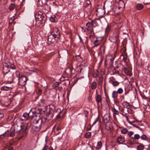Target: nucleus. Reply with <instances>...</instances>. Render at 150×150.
Masks as SVG:
<instances>
[{
    "label": "nucleus",
    "mask_w": 150,
    "mask_h": 150,
    "mask_svg": "<svg viewBox=\"0 0 150 150\" xmlns=\"http://www.w3.org/2000/svg\"><path fill=\"white\" fill-rule=\"evenodd\" d=\"M16 74L17 78H13V81L14 82H18V83L20 86H25L27 81L28 80L26 76L23 75L18 71L16 72Z\"/></svg>",
    "instance_id": "nucleus-1"
},
{
    "label": "nucleus",
    "mask_w": 150,
    "mask_h": 150,
    "mask_svg": "<svg viewBox=\"0 0 150 150\" xmlns=\"http://www.w3.org/2000/svg\"><path fill=\"white\" fill-rule=\"evenodd\" d=\"M50 34L53 36V37L59 39L60 37V32L57 28H54L50 33Z\"/></svg>",
    "instance_id": "nucleus-4"
},
{
    "label": "nucleus",
    "mask_w": 150,
    "mask_h": 150,
    "mask_svg": "<svg viewBox=\"0 0 150 150\" xmlns=\"http://www.w3.org/2000/svg\"><path fill=\"white\" fill-rule=\"evenodd\" d=\"M42 109L41 108H37L35 111V113L36 114H38L41 115L42 113Z\"/></svg>",
    "instance_id": "nucleus-34"
},
{
    "label": "nucleus",
    "mask_w": 150,
    "mask_h": 150,
    "mask_svg": "<svg viewBox=\"0 0 150 150\" xmlns=\"http://www.w3.org/2000/svg\"><path fill=\"white\" fill-rule=\"evenodd\" d=\"M96 11L97 12L96 14L100 18L103 17L104 15L105 14V11L103 9L98 8L97 9Z\"/></svg>",
    "instance_id": "nucleus-6"
},
{
    "label": "nucleus",
    "mask_w": 150,
    "mask_h": 150,
    "mask_svg": "<svg viewBox=\"0 0 150 150\" xmlns=\"http://www.w3.org/2000/svg\"><path fill=\"white\" fill-rule=\"evenodd\" d=\"M61 83L60 82H56L54 83L52 86L53 88L57 90V88L59 86L60 84Z\"/></svg>",
    "instance_id": "nucleus-22"
},
{
    "label": "nucleus",
    "mask_w": 150,
    "mask_h": 150,
    "mask_svg": "<svg viewBox=\"0 0 150 150\" xmlns=\"http://www.w3.org/2000/svg\"><path fill=\"white\" fill-rule=\"evenodd\" d=\"M91 132H88L85 134V137L86 138H90L91 136Z\"/></svg>",
    "instance_id": "nucleus-40"
},
{
    "label": "nucleus",
    "mask_w": 150,
    "mask_h": 150,
    "mask_svg": "<svg viewBox=\"0 0 150 150\" xmlns=\"http://www.w3.org/2000/svg\"><path fill=\"white\" fill-rule=\"evenodd\" d=\"M91 125L89 124L88 125L87 127V131H89L91 130Z\"/></svg>",
    "instance_id": "nucleus-50"
},
{
    "label": "nucleus",
    "mask_w": 150,
    "mask_h": 150,
    "mask_svg": "<svg viewBox=\"0 0 150 150\" xmlns=\"http://www.w3.org/2000/svg\"><path fill=\"white\" fill-rule=\"evenodd\" d=\"M15 7V5L14 4H11L9 7V9L10 10H13Z\"/></svg>",
    "instance_id": "nucleus-41"
},
{
    "label": "nucleus",
    "mask_w": 150,
    "mask_h": 150,
    "mask_svg": "<svg viewBox=\"0 0 150 150\" xmlns=\"http://www.w3.org/2000/svg\"><path fill=\"white\" fill-rule=\"evenodd\" d=\"M144 7V6L140 4H138L136 6V8L138 10H140L142 9Z\"/></svg>",
    "instance_id": "nucleus-28"
},
{
    "label": "nucleus",
    "mask_w": 150,
    "mask_h": 150,
    "mask_svg": "<svg viewBox=\"0 0 150 150\" xmlns=\"http://www.w3.org/2000/svg\"><path fill=\"white\" fill-rule=\"evenodd\" d=\"M86 3L87 4H88V5L90 4V5L91 6V3L90 1L89 0H86Z\"/></svg>",
    "instance_id": "nucleus-58"
},
{
    "label": "nucleus",
    "mask_w": 150,
    "mask_h": 150,
    "mask_svg": "<svg viewBox=\"0 0 150 150\" xmlns=\"http://www.w3.org/2000/svg\"><path fill=\"white\" fill-rule=\"evenodd\" d=\"M8 150H13V147H10L8 149Z\"/></svg>",
    "instance_id": "nucleus-62"
},
{
    "label": "nucleus",
    "mask_w": 150,
    "mask_h": 150,
    "mask_svg": "<svg viewBox=\"0 0 150 150\" xmlns=\"http://www.w3.org/2000/svg\"><path fill=\"white\" fill-rule=\"evenodd\" d=\"M79 39L80 40V42L82 43H83V40H82V39L81 38V37L80 36H79Z\"/></svg>",
    "instance_id": "nucleus-54"
},
{
    "label": "nucleus",
    "mask_w": 150,
    "mask_h": 150,
    "mask_svg": "<svg viewBox=\"0 0 150 150\" xmlns=\"http://www.w3.org/2000/svg\"><path fill=\"white\" fill-rule=\"evenodd\" d=\"M110 80L109 81L110 83L112 84L114 86H118L120 83L117 81H116L114 77H112L110 78Z\"/></svg>",
    "instance_id": "nucleus-12"
},
{
    "label": "nucleus",
    "mask_w": 150,
    "mask_h": 150,
    "mask_svg": "<svg viewBox=\"0 0 150 150\" xmlns=\"http://www.w3.org/2000/svg\"><path fill=\"white\" fill-rule=\"evenodd\" d=\"M133 134V132L131 131L128 132L127 135L129 137H131V136Z\"/></svg>",
    "instance_id": "nucleus-45"
},
{
    "label": "nucleus",
    "mask_w": 150,
    "mask_h": 150,
    "mask_svg": "<svg viewBox=\"0 0 150 150\" xmlns=\"http://www.w3.org/2000/svg\"><path fill=\"white\" fill-rule=\"evenodd\" d=\"M97 87L96 83L95 81H93L91 85V88L92 89L94 90L96 89Z\"/></svg>",
    "instance_id": "nucleus-30"
},
{
    "label": "nucleus",
    "mask_w": 150,
    "mask_h": 150,
    "mask_svg": "<svg viewBox=\"0 0 150 150\" xmlns=\"http://www.w3.org/2000/svg\"><path fill=\"white\" fill-rule=\"evenodd\" d=\"M122 105L123 107L127 109L128 108H129L130 107V105L129 103L127 101H125L122 103Z\"/></svg>",
    "instance_id": "nucleus-25"
},
{
    "label": "nucleus",
    "mask_w": 150,
    "mask_h": 150,
    "mask_svg": "<svg viewBox=\"0 0 150 150\" xmlns=\"http://www.w3.org/2000/svg\"><path fill=\"white\" fill-rule=\"evenodd\" d=\"M128 132L127 129L125 128H124L121 130V132L122 134H125Z\"/></svg>",
    "instance_id": "nucleus-38"
},
{
    "label": "nucleus",
    "mask_w": 150,
    "mask_h": 150,
    "mask_svg": "<svg viewBox=\"0 0 150 150\" xmlns=\"http://www.w3.org/2000/svg\"><path fill=\"white\" fill-rule=\"evenodd\" d=\"M15 131L13 129L11 131L10 134V136L11 137H13L15 135Z\"/></svg>",
    "instance_id": "nucleus-39"
},
{
    "label": "nucleus",
    "mask_w": 150,
    "mask_h": 150,
    "mask_svg": "<svg viewBox=\"0 0 150 150\" xmlns=\"http://www.w3.org/2000/svg\"><path fill=\"white\" fill-rule=\"evenodd\" d=\"M16 132V133H18L21 130V126L18 125H15L13 129Z\"/></svg>",
    "instance_id": "nucleus-20"
},
{
    "label": "nucleus",
    "mask_w": 150,
    "mask_h": 150,
    "mask_svg": "<svg viewBox=\"0 0 150 150\" xmlns=\"http://www.w3.org/2000/svg\"><path fill=\"white\" fill-rule=\"evenodd\" d=\"M110 119V114L107 113L105 114L103 117V120L105 123H108Z\"/></svg>",
    "instance_id": "nucleus-11"
},
{
    "label": "nucleus",
    "mask_w": 150,
    "mask_h": 150,
    "mask_svg": "<svg viewBox=\"0 0 150 150\" xmlns=\"http://www.w3.org/2000/svg\"><path fill=\"white\" fill-rule=\"evenodd\" d=\"M35 16L36 21H39L40 24L44 25L47 19V17L45 14L40 12L36 13Z\"/></svg>",
    "instance_id": "nucleus-2"
},
{
    "label": "nucleus",
    "mask_w": 150,
    "mask_h": 150,
    "mask_svg": "<svg viewBox=\"0 0 150 150\" xmlns=\"http://www.w3.org/2000/svg\"><path fill=\"white\" fill-rule=\"evenodd\" d=\"M105 128L106 129H107L109 131L111 130L112 129V128L110 127L107 126Z\"/></svg>",
    "instance_id": "nucleus-52"
},
{
    "label": "nucleus",
    "mask_w": 150,
    "mask_h": 150,
    "mask_svg": "<svg viewBox=\"0 0 150 150\" xmlns=\"http://www.w3.org/2000/svg\"><path fill=\"white\" fill-rule=\"evenodd\" d=\"M41 127L35 125L34 124V125L32 126V129L34 130V131L35 132H38L40 130L41 128Z\"/></svg>",
    "instance_id": "nucleus-19"
},
{
    "label": "nucleus",
    "mask_w": 150,
    "mask_h": 150,
    "mask_svg": "<svg viewBox=\"0 0 150 150\" xmlns=\"http://www.w3.org/2000/svg\"><path fill=\"white\" fill-rule=\"evenodd\" d=\"M99 72L97 70L94 71L93 73V76L94 78H97L99 75Z\"/></svg>",
    "instance_id": "nucleus-27"
},
{
    "label": "nucleus",
    "mask_w": 150,
    "mask_h": 150,
    "mask_svg": "<svg viewBox=\"0 0 150 150\" xmlns=\"http://www.w3.org/2000/svg\"><path fill=\"white\" fill-rule=\"evenodd\" d=\"M112 111L113 113V117L115 119L116 118L115 115H118L119 112L114 107H113L112 108Z\"/></svg>",
    "instance_id": "nucleus-24"
},
{
    "label": "nucleus",
    "mask_w": 150,
    "mask_h": 150,
    "mask_svg": "<svg viewBox=\"0 0 150 150\" xmlns=\"http://www.w3.org/2000/svg\"><path fill=\"white\" fill-rule=\"evenodd\" d=\"M123 91V89L121 88H119L117 91H113L112 92V97L114 99H116L118 96V94H122Z\"/></svg>",
    "instance_id": "nucleus-5"
},
{
    "label": "nucleus",
    "mask_w": 150,
    "mask_h": 150,
    "mask_svg": "<svg viewBox=\"0 0 150 150\" xmlns=\"http://www.w3.org/2000/svg\"><path fill=\"white\" fill-rule=\"evenodd\" d=\"M65 81H66L65 82L66 83H67L69 84H70V81L68 79H67V80H66Z\"/></svg>",
    "instance_id": "nucleus-60"
},
{
    "label": "nucleus",
    "mask_w": 150,
    "mask_h": 150,
    "mask_svg": "<svg viewBox=\"0 0 150 150\" xmlns=\"http://www.w3.org/2000/svg\"><path fill=\"white\" fill-rule=\"evenodd\" d=\"M57 89L60 91L62 89V86H59L58 87Z\"/></svg>",
    "instance_id": "nucleus-57"
},
{
    "label": "nucleus",
    "mask_w": 150,
    "mask_h": 150,
    "mask_svg": "<svg viewBox=\"0 0 150 150\" xmlns=\"http://www.w3.org/2000/svg\"><path fill=\"white\" fill-rule=\"evenodd\" d=\"M92 22H88L86 24V25L87 27L86 28V30H89L90 28H91V27L92 25Z\"/></svg>",
    "instance_id": "nucleus-32"
},
{
    "label": "nucleus",
    "mask_w": 150,
    "mask_h": 150,
    "mask_svg": "<svg viewBox=\"0 0 150 150\" xmlns=\"http://www.w3.org/2000/svg\"><path fill=\"white\" fill-rule=\"evenodd\" d=\"M10 65L6 64L3 67V72L4 75L6 74L9 72L10 71Z\"/></svg>",
    "instance_id": "nucleus-9"
},
{
    "label": "nucleus",
    "mask_w": 150,
    "mask_h": 150,
    "mask_svg": "<svg viewBox=\"0 0 150 150\" xmlns=\"http://www.w3.org/2000/svg\"><path fill=\"white\" fill-rule=\"evenodd\" d=\"M100 41L97 40H95L94 42V46L95 47H98L100 44Z\"/></svg>",
    "instance_id": "nucleus-36"
},
{
    "label": "nucleus",
    "mask_w": 150,
    "mask_h": 150,
    "mask_svg": "<svg viewBox=\"0 0 150 150\" xmlns=\"http://www.w3.org/2000/svg\"><path fill=\"white\" fill-rule=\"evenodd\" d=\"M140 137V136L139 134H136L134 135V137L131 138L133 140H138Z\"/></svg>",
    "instance_id": "nucleus-31"
},
{
    "label": "nucleus",
    "mask_w": 150,
    "mask_h": 150,
    "mask_svg": "<svg viewBox=\"0 0 150 150\" xmlns=\"http://www.w3.org/2000/svg\"><path fill=\"white\" fill-rule=\"evenodd\" d=\"M99 79H100V81L98 84L99 85H101L102 84L103 80L102 79H101L100 77H99Z\"/></svg>",
    "instance_id": "nucleus-48"
},
{
    "label": "nucleus",
    "mask_w": 150,
    "mask_h": 150,
    "mask_svg": "<svg viewBox=\"0 0 150 150\" xmlns=\"http://www.w3.org/2000/svg\"><path fill=\"white\" fill-rule=\"evenodd\" d=\"M141 139L144 140H148V137L145 134H144L140 137Z\"/></svg>",
    "instance_id": "nucleus-37"
},
{
    "label": "nucleus",
    "mask_w": 150,
    "mask_h": 150,
    "mask_svg": "<svg viewBox=\"0 0 150 150\" xmlns=\"http://www.w3.org/2000/svg\"><path fill=\"white\" fill-rule=\"evenodd\" d=\"M40 102H41L43 103V104H45L46 103V101L45 100H43V99H41V100H40Z\"/></svg>",
    "instance_id": "nucleus-53"
},
{
    "label": "nucleus",
    "mask_w": 150,
    "mask_h": 150,
    "mask_svg": "<svg viewBox=\"0 0 150 150\" xmlns=\"http://www.w3.org/2000/svg\"><path fill=\"white\" fill-rule=\"evenodd\" d=\"M48 148V146L45 145L42 150H47Z\"/></svg>",
    "instance_id": "nucleus-46"
},
{
    "label": "nucleus",
    "mask_w": 150,
    "mask_h": 150,
    "mask_svg": "<svg viewBox=\"0 0 150 150\" xmlns=\"http://www.w3.org/2000/svg\"><path fill=\"white\" fill-rule=\"evenodd\" d=\"M50 20L51 22H55V16L54 15L52 16L50 18Z\"/></svg>",
    "instance_id": "nucleus-35"
},
{
    "label": "nucleus",
    "mask_w": 150,
    "mask_h": 150,
    "mask_svg": "<svg viewBox=\"0 0 150 150\" xmlns=\"http://www.w3.org/2000/svg\"><path fill=\"white\" fill-rule=\"evenodd\" d=\"M96 100L98 103H102V98L100 95H97L95 97Z\"/></svg>",
    "instance_id": "nucleus-17"
},
{
    "label": "nucleus",
    "mask_w": 150,
    "mask_h": 150,
    "mask_svg": "<svg viewBox=\"0 0 150 150\" xmlns=\"http://www.w3.org/2000/svg\"><path fill=\"white\" fill-rule=\"evenodd\" d=\"M125 117H126L127 121V122H128V123L129 124H132V123H133V122H134L135 121H136L135 120H134V121L131 122V121H130L129 120L128 117H127V115H125Z\"/></svg>",
    "instance_id": "nucleus-42"
},
{
    "label": "nucleus",
    "mask_w": 150,
    "mask_h": 150,
    "mask_svg": "<svg viewBox=\"0 0 150 150\" xmlns=\"http://www.w3.org/2000/svg\"><path fill=\"white\" fill-rule=\"evenodd\" d=\"M47 37V43L49 45H51L55 42L56 38L53 37L51 34L49 35Z\"/></svg>",
    "instance_id": "nucleus-8"
},
{
    "label": "nucleus",
    "mask_w": 150,
    "mask_h": 150,
    "mask_svg": "<svg viewBox=\"0 0 150 150\" xmlns=\"http://www.w3.org/2000/svg\"><path fill=\"white\" fill-rule=\"evenodd\" d=\"M31 125V122H30L25 123L23 125H21V130L23 132H25L26 129L30 127Z\"/></svg>",
    "instance_id": "nucleus-7"
},
{
    "label": "nucleus",
    "mask_w": 150,
    "mask_h": 150,
    "mask_svg": "<svg viewBox=\"0 0 150 150\" xmlns=\"http://www.w3.org/2000/svg\"><path fill=\"white\" fill-rule=\"evenodd\" d=\"M102 144V142L101 141L98 142L97 144L96 148L98 149H99L101 147Z\"/></svg>",
    "instance_id": "nucleus-33"
},
{
    "label": "nucleus",
    "mask_w": 150,
    "mask_h": 150,
    "mask_svg": "<svg viewBox=\"0 0 150 150\" xmlns=\"http://www.w3.org/2000/svg\"><path fill=\"white\" fill-rule=\"evenodd\" d=\"M127 112L129 114H132L133 113V110L130 108V107L127 109Z\"/></svg>",
    "instance_id": "nucleus-43"
},
{
    "label": "nucleus",
    "mask_w": 150,
    "mask_h": 150,
    "mask_svg": "<svg viewBox=\"0 0 150 150\" xmlns=\"http://www.w3.org/2000/svg\"><path fill=\"white\" fill-rule=\"evenodd\" d=\"M50 109L47 113L48 115H49L53 112L55 109V106L53 104H50L49 105Z\"/></svg>",
    "instance_id": "nucleus-15"
},
{
    "label": "nucleus",
    "mask_w": 150,
    "mask_h": 150,
    "mask_svg": "<svg viewBox=\"0 0 150 150\" xmlns=\"http://www.w3.org/2000/svg\"><path fill=\"white\" fill-rule=\"evenodd\" d=\"M61 113V112H59V113L57 115L56 117L57 118H60V113Z\"/></svg>",
    "instance_id": "nucleus-55"
},
{
    "label": "nucleus",
    "mask_w": 150,
    "mask_h": 150,
    "mask_svg": "<svg viewBox=\"0 0 150 150\" xmlns=\"http://www.w3.org/2000/svg\"><path fill=\"white\" fill-rule=\"evenodd\" d=\"M148 69L149 71L150 72V65L148 66Z\"/></svg>",
    "instance_id": "nucleus-64"
},
{
    "label": "nucleus",
    "mask_w": 150,
    "mask_h": 150,
    "mask_svg": "<svg viewBox=\"0 0 150 150\" xmlns=\"http://www.w3.org/2000/svg\"><path fill=\"white\" fill-rule=\"evenodd\" d=\"M122 70L124 71L126 75L130 76H131L132 74L130 71L127 69V67H124L123 68Z\"/></svg>",
    "instance_id": "nucleus-18"
},
{
    "label": "nucleus",
    "mask_w": 150,
    "mask_h": 150,
    "mask_svg": "<svg viewBox=\"0 0 150 150\" xmlns=\"http://www.w3.org/2000/svg\"><path fill=\"white\" fill-rule=\"evenodd\" d=\"M7 65H10V69L11 68V69H16V66L13 63H11V62H8Z\"/></svg>",
    "instance_id": "nucleus-29"
},
{
    "label": "nucleus",
    "mask_w": 150,
    "mask_h": 150,
    "mask_svg": "<svg viewBox=\"0 0 150 150\" xmlns=\"http://www.w3.org/2000/svg\"><path fill=\"white\" fill-rule=\"evenodd\" d=\"M99 120V116H98L96 118L95 121L93 122V125L95 124H96V123L97 122L98 120Z\"/></svg>",
    "instance_id": "nucleus-49"
},
{
    "label": "nucleus",
    "mask_w": 150,
    "mask_h": 150,
    "mask_svg": "<svg viewBox=\"0 0 150 150\" xmlns=\"http://www.w3.org/2000/svg\"><path fill=\"white\" fill-rule=\"evenodd\" d=\"M87 30L90 31V33L91 34H93L94 35H95V33L94 32L93 29L92 28H90L89 30Z\"/></svg>",
    "instance_id": "nucleus-44"
},
{
    "label": "nucleus",
    "mask_w": 150,
    "mask_h": 150,
    "mask_svg": "<svg viewBox=\"0 0 150 150\" xmlns=\"http://www.w3.org/2000/svg\"><path fill=\"white\" fill-rule=\"evenodd\" d=\"M49 150H54L52 146H50L49 148Z\"/></svg>",
    "instance_id": "nucleus-63"
},
{
    "label": "nucleus",
    "mask_w": 150,
    "mask_h": 150,
    "mask_svg": "<svg viewBox=\"0 0 150 150\" xmlns=\"http://www.w3.org/2000/svg\"><path fill=\"white\" fill-rule=\"evenodd\" d=\"M119 109L120 111V114L122 115H124L126 114V112L125 111V108L124 107H119Z\"/></svg>",
    "instance_id": "nucleus-23"
},
{
    "label": "nucleus",
    "mask_w": 150,
    "mask_h": 150,
    "mask_svg": "<svg viewBox=\"0 0 150 150\" xmlns=\"http://www.w3.org/2000/svg\"><path fill=\"white\" fill-rule=\"evenodd\" d=\"M137 144H138L137 147V150H143L144 149V145L139 143H138Z\"/></svg>",
    "instance_id": "nucleus-21"
},
{
    "label": "nucleus",
    "mask_w": 150,
    "mask_h": 150,
    "mask_svg": "<svg viewBox=\"0 0 150 150\" xmlns=\"http://www.w3.org/2000/svg\"><path fill=\"white\" fill-rule=\"evenodd\" d=\"M61 129V128L60 127H57V129H56V130L57 131H59Z\"/></svg>",
    "instance_id": "nucleus-59"
},
{
    "label": "nucleus",
    "mask_w": 150,
    "mask_h": 150,
    "mask_svg": "<svg viewBox=\"0 0 150 150\" xmlns=\"http://www.w3.org/2000/svg\"><path fill=\"white\" fill-rule=\"evenodd\" d=\"M34 124L41 127L43 123V120L42 118L38 117L37 116L35 115H33V119Z\"/></svg>",
    "instance_id": "nucleus-3"
},
{
    "label": "nucleus",
    "mask_w": 150,
    "mask_h": 150,
    "mask_svg": "<svg viewBox=\"0 0 150 150\" xmlns=\"http://www.w3.org/2000/svg\"><path fill=\"white\" fill-rule=\"evenodd\" d=\"M117 142L119 144H123L125 141V137L122 135H120L117 138Z\"/></svg>",
    "instance_id": "nucleus-10"
},
{
    "label": "nucleus",
    "mask_w": 150,
    "mask_h": 150,
    "mask_svg": "<svg viewBox=\"0 0 150 150\" xmlns=\"http://www.w3.org/2000/svg\"><path fill=\"white\" fill-rule=\"evenodd\" d=\"M91 22L92 23H94L96 25H98L97 23L95 20H94V21H91Z\"/></svg>",
    "instance_id": "nucleus-56"
},
{
    "label": "nucleus",
    "mask_w": 150,
    "mask_h": 150,
    "mask_svg": "<svg viewBox=\"0 0 150 150\" xmlns=\"http://www.w3.org/2000/svg\"><path fill=\"white\" fill-rule=\"evenodd\" d=\"M127 58V54H122L120 56V58L122 60L125 61Z\"/></svg>",
    "instance_id": "nucleus-26"
},
{
    "label": "nucleus",
    "mask_w": 150,
    "mask_h": 150,
    "mask_svg": "<svg viewBox=\"0 0 150 150\" xmlns=\"http://www.w3.org/2000/svg\"><path fill=\"white\" fill-rule=\"evenodd\" d=\"M122 52H123L124 53H125V52H126V50H125V48H124L122 50Z\"/></svg>",
    "instance_id": "nucleus-61"
},
{
    "label": "nucleus",
    "mask_w": 150,
    "mask_h": 150,
    "mask_svg": "<svg viewBox=\"0 0 150 150\" xmlns=\"http://www.w3.org/2000/svg\"><path fill=\"white\" fill-rule=\"evenodd\" d=\"M110 29V26L108 25L106 28V31H109Z\"/></svg>",
    "instance_id": "nucleus-51"
},
{
    "label": "nucleus",
    "mask_w": 150,
    "mask_h": 150,
    "mask_svg": "<svg viewBox=\"0 0 150 150\" xmlns=\"http://www.w3.org/2000/svg\"><path fill=\"white\" fill-rule=\"evenodd\" d=\"M23 116L25 119L28 120L33 119V115H31L30 112L29 113H25L23 114Z\"/></svg>",
    "instance_id": "nucleus-14"
},
{
    "label": "nucleus",
    "mask_w": 150,
    "mask_h": 150,
    "mask_svg": "<svg viewBox=\"0 0 150 150\" xmlns=\"http://www.w3.org/2000/svg\"><path fill=\"white\" fill-rule=\"evenodd\" d=\"M12 88L11 87L9 86H4L1 88V91H0V94H1L3 93L4 91H10Z\"/></svg>",
    "instance_id": "nucleus-13"
},
{
    "label": "nucleus",
    "mask_w": 150,
    "mask_h": 150,
    "mask_svg": "<svg viewBox=\"0 0 150 150\" xmlns=\"http://www.w3.org/2000/svg\"><path fill=\"white\" fill-rule=\"evenodd\" d=\"M118 38V35H117L113 36H111L110 38V41L113 42H116Z\"/></svg>",
    "instance_id": "nucleus-16"
},
{
    "label": "nucleus",
    "mask_w": 150,
    "mask_h": 150,
    "mask_svg": "<svg viewBox=\"0 0 150 150\" xmlns=\"http://www.w3.org/2000/svg\"><path fill=\"white\" fill-rule=\"evenodd\" d=\"M84 114H85V116L86 117H87L88 115V112L87 110H84Z\"/></svg>",
    "instance_id": "nucleus-47"
}]
</instances>
